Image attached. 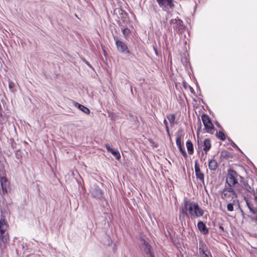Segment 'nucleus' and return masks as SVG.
<instances>
[{"label":"nucleus","mask_w":257,"mask_h":257,"mask_svg":"<svg viewBox=\"0 0 257 257\" xmlns=\"http://www.w3.org/2000/svg\"><path fill=\"white\" fill-rule=\"evenodd\" d=\"M188 211L191 218L201 216L204 214V210L199 207L198 203L185 200L184 205L180 209V213L188 216Z\"/></svg>","instance_id":"1"},{"label":"nucleus","mask_w":257,"mask_h":257,"mask_svg":"<svg viewBox=\"0 0 257 257\" xmlns=\"http://www.w3.org/2000/svg\"><path fill=\"white\" fill-rule=\"evenodd\" d=\"M242 177L238 175L235 171L232 169H229L227 171V174L226 178L227 186L234 187L238 184V178Z\"/></svg>","instance_id":"2"},{"label":"nucleus","mask_w":257,"mask_h":257,"mask_svg":"<svg viewBox=\"0 0 257 257\" xmlns=\"http://www.w3.org/2000/svg\"><path fill=\"white\" fill-rule=\"evenodd\" d=\"M237 196V194L233 187L225 185L221 193L222 198L226 201H230Z\"/></svg>","instance_id":"3"},{"label":"nucleus","mask_w":257,"mask_h":257,"mask_svg":"<svg viewBox=\"0 0 257 257\" xmlns=\"http://www.w3.org/2000/svg\"><path fill=\"white\" fill-rule=\"evenodd\" d=\"M201 119L206 132L209 133H213L214 126L209 116L207 114H203L201 116Z\"/></svg>","instance_id":"4"},{"label":"nucleus","mask_w":257,"mask_h":257,"mask_svg":"<svg viewBox=\"0 0 257 257\" xmlns=\"http://www.w3.org/2000/svg\"><path fill=\"white\" fill-rule=\"evenodd\" d=\"M156 1L159 7L165 11L169 9H173L175 7L173 0H156Z\"/></svg>","instance_id":"5"},{"label":"nucleus","mask_w":257,"mask_h":257,"mask_svg":"<svg viewBox=\"0 0 257 257\" xmlns=\"http://www.w3.org/2000/svg\"><path fill=\"white\" fill-rule=\"evenodd\" d=\"M171 24L173 25V28L178 33L183 32L184 29V26L183 21L180 19H172L171 21Z\"/></svg>","instance_id":"6"},{"label":"nucleus","mask_w":257,"mask_h":257,"mask_svg":"<svg viewBox=\"0 0 257 257\" xmlns=\"http://www.w3.org/2000/svg\"><path fill=\"white\" fill-rule=\"evenodd\" d=\"M114 39L115 41V45L118 51L123 53L130 54V52L125 43L118 40L117 38L114 37Z\"/></svg>","instance_id":"7"},{"label":"nucleus","mask_w":257,"mask_h":257,"mask_svg":"<svg viewBox=\"0 0 257 257\" xmlns=\"http://www.w3.org/2000/svg\"><path fill=\"white\" fill-rule=\"evenodd\" d=\"M141 248L144 251L149 255V257H153V253L151 250V246L149 243L144 239H141Z\"/></svg>","instance_id":"8"},{"label":"nucleus","mask_w":257,"mask_h":257,"mask_svg":"<svg viewBox=\"0 0 257 257\" xmlns=\"http://www.w3.org/2000/svg\"><path fill=\"white\" fill-rule=\"evenodd\" d=\"M90 193L92 197L101 199L103 197V193L101 190L96 186L91 187Z\"/></svg>","instance_id":"9"},{"label":"nucleus","mask_w":257,"mask_h":257,"mask_svg":"<svg viewBox=\"0 0 257 257\" xmlns=\"http://www.w3.org/2000/svg\"><path fill=\"white\" fill-rule=\"evenodd\" d=\"M195 172L196 177L197 179H199L200 181H201L203 183L204 182V175L201 172L199 164H198V161L196 160L195 161V166H194Z\"/></svg>","instance_id":"10"},{"label":"nucleus","mask_w":257,"mask_h":257,"mask_svg":"<svg viewBox=\"0 0 257 257\" xmlns=\"http://www.w3.org/2000/svg\"><path fill=\"white\" fill-rule=\"evenodd\" d=\"M176 145H177V147H178L179 151L181 153L183 156L185 158H187V154L185 151L184 148L183 147V145L182 144L181 137L180 136H178L177 137L176 139Z\"/></svg>","instance_id":"11"},{"label":"nucleus","mask_w":257,"mask_h":257,"mask_svg":"<svg viewBox=\"0 0 257 257\" xmlns=\"http://www.w3.org/2000/svg\"><path fill=\"white\" fill-rule=\"evenodd\" d=\"M0 239L4 244H6L9 240V235L7 230H0Z\"/></svg>","instance_id":"12"},{"label":"nucleus","mask_w":257,"mask_h":257,"mask_svg":"<svg viewBox=\"0 0 257 257\" xmlns=\"http://www.w3.org/2000/svg\"><path fill=\"white\" fill-rule=\"evenodd\" d=\"M0 182L3 192H7V188L9 186V182L8 180L5 177H1Z\"/></svg>","instance_id":"13"},{"label":"nucleus","mask_w":257,"mask_h":257,"mask_svg":"<svg viewBox=\"0 0 257 257\" xmlns=\"http://www.w3.org/2000/svg\"><path fill=\"white\" fill-rule=\"evenodd\" d=\"M197 227L199 231L203 234H207L209 232L208 229L206 227V225L201 221H199L197 224Z\"/></svg>","instance_id":"14"},{"label":"nucleus","mask_w":257,"mask_h":257,"mask_svg":"<svg viewBox=\"0 0 257 257\" xmlns=\"http://www.w3.org/2000/svg\"><path fill=\"white\" fill-rule=\"evenodd\" d=\"M203 147V151L207 154V152L210 149L211 147V141L209 139H206L204 140Z\"/></svg>","instance_id":"15"},{"label":"nucleus","mask_w":257,"mask_h":257,"mask_svg":"<svg viewBox=\"0 0 257 257\" xmlns=\"http://www.w3.org/2000/svg\"><path fill=\"white\" fill-rule=\"evenodd\" d=\"M218 166L217 161L214 159L210 160L209 161L208 167L209 169L211 171H215L216 170Z\"/></svg>","instance_id":"16"},{"label":"nucleus","mask_w":257,"mask_h":257,"mask_svg":"<svg viewBox=\"0 0 257 257\" xmlns=\"http://www.w3.org/2000/svg\"><path fill=\"white\" fill-rule=\"evenodd\" d=\"M75 105L85 114H88L90 113V110L85 106L77 102L75 103Z\"/></svg>","instance_id":"17"},{"label":"nucleus","mask_w":257,"mask_h":257,"mask_svg":"<svg viewBox=\"0 0 257 257\" xmlns=\"http://www.w3.org/2000/svg\"><path fill=\"white\" fill-rule=\"evenodd\" d=\"M8 224L4 218H1L0 220V230H7L8 228Z\"/></svg>","instance_id":"18"},{"label":"nucleus","mask_w":257,"mask_h":257,"mask_svg":"<svg viewBox=\"0 0 257 257\" xmlns=\"http://www.w3.org/2000/svg\"><path fill=\"white\" fill-rule=\"evenodd\" d=\"M186 147L189 154L192 155L194 152L193 145L190 140H188L186 142Z\"/></svg>","instance_id":"19"},{"label":"nucleus","mask_w":257,"mask_h":257,"mask_svg":"<svg viewBox=\"0 0 257 257\" xmlns=\"http://www.w3.org/2000/svg\"><path fill=\"white\" fill-rule=\"evenodd\" d=\"M167 118L169 120L171 125H174L175 120V115L174 114H169L167 115Z\"/></svg>","instance_id":"20"},{"label":"nucleus","mask_w":257,"mask_h":257,"mask_svg":"<svg viewBox=\"0 0 257 257\" xmlns=\"http://www.w3.org/2000/svg\"><path fill=\"white\" fill-rule=\"evenodd\" d=\"M110 152L116 158L117 160H119L120 158V153L117 150L113 149Z\"/></svg>","instance_id":"21"},{"label":"nucleus","mask_w":257,"mask_h":257,"mask_svg":"<svg viewBox=\"0 0 257 257\" xmlns=\"http://www.w3.org/2000/svg\"><path fill=\"white\" fill-rule=\"evenodd\" d=\"M246 205L249 210L253 214L257 213V208L252 207V205L250 204L248 200L246 201Z\"/></svg>","instance_id":"22"},{"label":"nucleus","mask_w":257,"mask_h":257,"mask_svg":"<svg viewBox=\"0 0 257 257\" xmlns=\"http://www.w3.org/2000/svg\"><path fill=\"white\" fill-rule=\"evenodd\" d=\"M205 246V245L204 243H200L199 250V253L202 257L203 256V255H204V254H206V253L205 252V251L204 250Z\"/></svg>","instance_id":"23"},{"label":"nucleus","mask_w":257,"mask_h":257,"mask_svg":"<svg viewBox=\"0 0 257 257\" xmlns=\"http://www.w3.org/2000/svg\"><path fill=\"white\" fill-rule=\"evenodd\" d=\"M121 32L123 34V35L125 37H126L130 33V30L127 28H124V27H121Z\"/></svg>","instance_id":"24"},{"label":"nucleus","mask_w":257,"mask_h":257,"mask_svg":"<svg viewBox=\"0 0 257 257\" xmlns=\"http://www.w3.org/2000/svg\"><path fill=\"white\" fill-rule=\"evenodd\" d=\"M217 136L218 138H219L221 140L224 141L225 139V136L224 134L222 132L219 131L217 134Z\"/></svg>","instance_id":"25"},{"label":"nucleus","mask_w":257,"mask_h":257,"mask_svg":"<svg viewBox=\"0 0 257 257\" xmlns=\"http://www.w3.org/2000/svg\"><path fill=\"white\" fill-rule=\"evenodd\" d=\"M243 186H244V189L248 192H251V187L248 184V183L247 182H244L243 183Z\"/></svg>","instance_id":"26"},{"label":"nucleus","mask_w":257,"mask_h":257,"mask_svg":"<svg viewBox=\"0 0 257 257\" xmlns=\"http://www.w3.org/2000/svg\"><path fill=\"white\" fill-rule=\"evenodd\" d=\"M233 203H230L227 205V210L229 211H232L233 210Z\"/></svg>","instance_id":"27"},{"label":"nucleus","mask_w":257,"mask_h":257,"mask_svg":"<svg viewBox=\"0 0 257 257\" xmlns=\"http://www.w3.org/2000/svg\"><path fill=\"white\" fill-rule=\"evenodd\" d=\"M206 155H207V154H206V152H205V153H204L203 152H202L201 155L200 156V161L201 162H203L205 160V159L206 158Z\"/></svg>","instance_id":"28"},{"label":"nucleus","mask_w":257,"mask_h":257,"mask_svg":"<svg viewBox=\"0 0 257 257\" xmlns=\"http://www.w3.org/2000/svg\"><path fill=\"white\" fill-rule=\"evenodd\" d=\"M164 124H165L166 132H167L168 135H169V134H170L169 129V127L168 125L167 121L166 119H164Z\"/></svg>","instance_id":"29"},{"label":"nucleus","mask_w":257,"mask_h":257,"mask_svg":"<svg viewBox=\"0 0 257 257\" xmlns=\"http://www.w3.org/2000/svg\"><path fill=\"white\" fill-rule=\"evenodd\" d=\"M182 84H183V87L185 89H187L188 88H189L188 86H190L189 84H188V83L186 82H185L184 81H183Z\"/></svg>","instance_id":"30"},{"label":"nucleus","mask_w":257,"mask_h":257,"mask_svg":"<svg viewBox=\"0 0 257 257\" xmlns=\"http://www.w3.org/2000/svg\"><path fill=\"white\" fill-rule=\"evenodd\" d=\"M82 60L86 64H87L89 67H92L91 65L90 64L89 62H88L86 60H85L84 58H82Z\"/></svg>","instance_id":"31"},{"label":"nucleus","mask_w":257,"mask_h":257,"mask_svg":"<svg viewBox=\"0 0 257 257\" xmlns=\"http://www.w3.org/2000/svg\"><path fill=\"white\" fill-rule=\"evenodd\" d=\"M221 155L222 157H227L228 153L226 152H222L221 153Z\"/></svg>","instance_id":"32"},{"label":"nucleus","mask_w":257,"mask_h":257,"mask_svg":"<svg viewBox=\"0 0 257 257\" xmlns=\"http://www.w3.org/2000/svg\"><path fill=\"white\" fill-rule=\"evenodd\" d=\"M105 148H106L107 151L109 152H110L113 149H111L108 144L105 145Z\"/></svg>","instance_id":"33"},{"label":"nucleus","mask_w":257,"mask_h":257,"mask_svg":"<svg viewBox=\"0 0 257 257\" xmlns=\"http://www.w3.org/2000/svg\"><path fill=\"white\" fill-rule=\"evenodd\" d=\"M188 87H189V89H190V91L192 92V93H193L194 92V89L193 88L190 86H188Z\"/></svg>","instance_id":"34"},{"label":"nucleus","mask_w":257,"mask_h":257,"mask_svg":"<svg viewBox=\"0 0 257 257\" xmlns=\"http://www.w3.org/2000/svg\"><path fill=\"white\" fill-rule=\"evenodd\" d=\"M154 50L155 51V53L156 54V55H158V52H157V50L154 48Z\"/></svg>","instance_id":"35"},{"label":"nucleus","mask_w":257,"mask_h":257,"mask_svg":"<svg viewBox=\"0 0 257 257\" xmlns=\"http://www.w3.org/2000/svg\"><path fill=\"white\" fill-rule=\"evenodd\" d=\"M233 145H232V146H233V147H234V146L236 147V145H235L234 143H233Z\"/></svg>","instance_id":"36"},{"label":"nucleus","mask_w":257,"mask_h":257,"mask_svg":"<svg viewBox=\"0 0 257 257\" xmlns=\"http://www.w3.org/2000/svg\"><path fill=\"white\" fill-rule=\"evenodd\" d=\"M255 220L257 222V216L255 217Z\"/></svg>","instance_id":"37"},{"label":"nucleus","mask_w":257,"mask_h":257,"mask_svg":"<svg viewBox=\"0 0 257 257\" xmlns=\"http://www.w3.org/2000/svg\"><path fill=\"white\" fill-rule=\"evenodd\" d=\"M199 123H200V125H201V122L200 121L199 122ZM200 128H201V126H200V127H199V129H200Z\"/></svg>","instance_id":"38"}]
</instances>
